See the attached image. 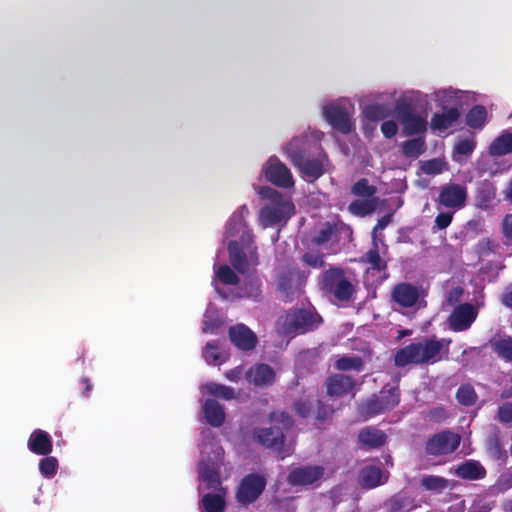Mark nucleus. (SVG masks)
<instances>
[{
  "label": "nucleus",
  "mask_w": 512,
  "mask_h": 512,
  "mask_svg": "<svg viewBox=\"0 0 512 512\" xmlns=\"http://www.w3.org/2000/svg\"><path fill=\"white\" fill-rule=\"evenodd\" d=\"M453 220L452 212H440L435 218V226L440 229H446Z\"/></svg>",
  "instance_id": "nucleus-61"
},
{
  "label": "nucleus",
  "mask_w": 512,
  "mask_h": 512,
  "mask_svg": "<svg viewBox=\"0 0 512 512\" xmlns=\"http://www.w3.org/2000/svg\"><path fill=\"white\" fill-rule=\"evenodd\" d=\"M344 277V270L340 267H332L325 270L321 277V289L326 293H331L336 283Z\"/></svg>",
  "instance_id": "nucleus-35"
},
{
  "label": "nucleus",
  "mask_w": 512,
  "mask_h": 512,
  "mask_svg": "<svg viewBox=\"0 0 512 512\" xmlns=\"http://www.w3.org/2000/svg\"><path fill=\"white\" fill-rule=\"evenodd\" d=\"M402 153L408 158H418L426 151L424 136L406 140L401 145Z\"/></svg>",
  "instance_id": "nucleus-33"
},
{
  "label": "nucleus",
  "mask_w": 512,
  "mask_h": 512,
  "mask_svg": "<svg viewBox=\"0 0 512 512\" xmlns=\"http://www.w3.org/2000/svg\"><path fill=\"white\" fill-rule=\"evenodd\" d=\"M377 208V199L376 198H370L366 200H359L356 199L352 201L349 206L348 210L350 213L356 216L364 217L371 213H373Z\"/></svg>",
  "instance_id": "nucleus-36"
},
{
  "label": "nucleus",
  "mask_w": 512,
  "mask_h": 512,
  "mask_svg": "<svg viewBox=\"0 0 512 512\" xmlns=\"http://www.w3.org/2000/svg\"><path fill=\"white\" fill-rule=\"evenodd\" d=\"M444 162L441 159L434 158L425 161L422 164V170L427 175H437L442 173Z\"/></svg>",
  "instance_id": "nucleus-52"
},
{
  "label": "nucleus",
  "mask_w": 512,
  "mask_h": 512,
  "mask_svg": "<svg viewBox=\"0 0 512 512\" xmlns=\"http://www.w3.org/2000/svg\"><path fill=\"white\" fill-rule=\"evenodd\" d=\"M216 275L221 283L225 285H237L239 283V277L227 264L221 265Z\"/></svg>",
  "instance_id": "nucleus-50"
},
{
  "label": "nucleus",
  "mask_w": 512,
  "mask_h": 512,
  "mask_svg": "<svg viewBox=\"0 0 512 512\" xmlns=\"http://www.w3.org/2000/svg\"><path fill=\"white\" fill-rule=\"evenodd\" d=\"M58 469V460L52 456H46L39 462V471L41 475L47 479L53 478Z\"/></svg>",
  "instance_id": "nucleus-48"
},
{
  "label": "nucleus",
  "mask_w": 512,
  "mask_h": 512,
  "mask_svg": "<svg viewBox=\"0 0 512 512\" xmlns=\"http://www.w3.org/2000/svg\"><path fill=\"white\" fill-rule=\"evenodd\" d=\"M486 451L490 458L495 461H506L508 458L507 451L502 446L498 436H491L486 442Z\"/></svg>",
  "instance_id": "nucleus-39"
},
{
  "label": "nucleus",
  "mask_w": 512,
  "mask_h": 512,
  "mask_svg": "<svg viewBox=\"0 0 512 512\" xmlns=\"http://www.w3.org/2000/svg\"><path fill=\"white\" fill-rule=\"evenodd\" d=\"M334 410L332 407H329L325 404H323L321 401L317 402V412H316V419L323 422L327 419L331 418L333 415Z\"/></svg>",
  "instance_id": "nucleus-62"
},
{
  "label": "nucleus",
  "mask_w": 512,
  "mask_h": 512,
  "mask_svg": "<svg viewBox=\"0 0 512 512\" xmlns=\"http://www.w3.org/2000/svg\"><path fill=\"white\" fill-rule=\"evenodd\" d=\"M336 232L335 225L326 222L324 227L318 232V234L314 238V242L318 245H322L328 242L332 235Z\"/></svg>",
  "instance_id": "nucleus-53"
},
{
  "label": "nucleus",
  "mask_w": 512,
  "mask_h": 512,
  "mask_svg": "<svg viewBox=\"0 0 512 512\" xmlns=\"http://www.w3.org/2000/svg\"><path fill=\"white\" fill-rule=\"evenodd\" d=\"M450 339L437 338L435 335L425 337L421 341L410 343L398 349L393 362L396 367L408 365L434 364L442 360L441 352L444 348L448 351Z\"/></svg>",
  "instance_id": "nucleus-2"
},
{
  "label": "nucleus",
  "mask_w": 512,
  "mask_h": 512,
  "mask_svg": "<svg viewBox=\"0 0 512 512\" xmlns=\"http://www.w3.org/2000/svg\"><path fill=\"white\" fill-rule=\"evenodd\" d=\"M365 363L363 359L359 356H341L339 357L335 363V369L339 371H350L354 370L357 372H361L364 369Z\"/></svg>",
  "instance_id": "nucleus-37"
},
{
  "label": "nucleus",
  "mask_w": 512,
  "mask_h": 512,
  "mask_svg": "<svg viewBox=\"0 0 512 512\" xmlns=\"http://www.w3.org/2000/svg\"><path fill=\"white\" fill-rule=\"evenodd\" d=\"M497 419L502 424L512 423V402H505L498 407Z\"/></svg>",
  "instance_id": "nucleus-56"
},
{
  "label": "nucleus",
  "mask_w": 512,
  "mask_h": 512,
  "mask_svg": "<svg viewBox=\"0 0 512 512\" xmlns=\"http://www.w3.org/2000/svg\"><path fill=\"white\" fill-rule=\"evenodd\" d=\"M363 114L369 121H380L388 117L389 111L385 105L370 104L365 107Z\"/></svg>",
  "instance_id": "nucleus-47"
},
{
  "label": "nucleus",
  "mask_w": 512,
  "mask_h": 512,
  "mask_svg": "<svg viewBox=\"0 0 512 512\" xmlns=\"http://www.w3.org/2000/svg\"><path fill=\"white\" fill-rule=\"evenodd\" d=\"M487 121V110L483 105H474L466 114V124L473 129H482Z\"/></svg>",
  "instance_id": "nucleus-34"
},
{
  "label": "nucleus",
  "mask_w": 512,
  "mask_h": 512,
  "mask_svg": "<svg viewBox=\"0 0 512 512\" xmlns=\"http://www.w3.org/2000/svg\"><path fill=\"white\" fill-rule=\"evenodd\" d=\"M492 351L506 363L512 364V336L494 337L489 341Z\"/></svg>",
  "instance_id": "nucleus-29"
},
{
  "label": "nucleus",
  "mask_w": 512,
  "mask_h": 512,
  "mask_svg": "<svg viewBox=\"0 0 512 512\" xmlns=\"http://www.w3.org/2000/svg\"><path fill=\"white\" fill-rule=\"evenodd\" d=\"M228 335L232 344L242 351H251L258 343L256 334L244 324L230 327Z\"/></svg>",
  "instance_id": "nucleus-13"
},
{
  "label": "nucleus",
  "mask_w": 512,
  "mask_h": 512,
  "mask_svg": "<svg viewBox=\"0 0 512 512\" xmlns=\"http://www.w3.org/2000/svg\"><path fill=\"white\" fill-rule=\"evenodd\" d=\"M204 388L207 394L214 397H219L224 400H231L235 398L234 389L223 384H218L216 382H208L207 384H205Z\"/></svg>",
  "instance_id": "nucleus-40"
},
{
  "label": "nucleus",
  "mask_w": 512,
  "mask_h": 512,
  "mask_svg": "<svg viewBox=\"0 0 512 512\" xmlns=\"http://www.w3.org/2000/svg\"><path fill=\"white\" fill-rule=\"evenodd\" d=\"M266 479L257 473L246 475L236 489V500L243 506L254 503L266 487Z\"/></svg>",
  "instance_id": "nucleus-5"
},
{
  "label": "nucleus",
  "mask_w": 512,
  "mask_h": 512,
  "mask_svg": "<svg viewBox=\"0 0 512 512\" xmlns=\"http://www.w3.org/2000/svg\"><path fill=\"white\" fill-rule=\"evenodd\" d=\"M501 303L505 307L512 309V286L507 288L501 295Z\"/></svg>",
  "instance_id": "nucleus-64"
},
{
  "label": "nucleus",
  "mask_w": 512,
  "mask_h": 512,
  "mask_svg": "<svg viewBox=\"0 0 512 512\" xmlns=\"http://www.w3.org/2000/svg\"><path fill=\"white\" fill-rule=\"evenodd\" d=\"M259 195L263 199L270 200L274 205H279L281 203H284L282 194L279 191H277L269 186L261 187L259 190Z\"/></svg>",
  "instance_id": "nucleus-54"
},
{
  "label": "nucleus",
  "mask_w": 512,
  "mask_h": 512,
  "mask_svg": "<svg viewBox=\"0 0 512 512\" xmlns=\"http://www.w3.org/2000/svg\"><path fill=\"white\" fill-rule=\"evenodd\" d=\"M496 197V187L488 180L481 182L475 191V205L481 210H488L492 207Z\"/></svg>",
  "instance_id": "nucleus-22"
},
{
  "label": "nucleus",
  "mask_w": 512,
  "mask_h": 512,
  "mask_svg": "<svg viewBox=\"0 0 512 512\" xmlns=\"http://www.w3.org/2000/svg\"><path fill=\"white\" fill-rule=\"evenodd\" d=\"M203 357L209 365H215L220 359L219 345L217 341L208 342L203 348Z\"/></svg>",
  "instance_id": "nucleus-51"
},
{
  "label": "nucleus",
  "mask_w": 512,
  "mask_h": 512,
  "mask_svg": "<svg viewBox=\"0 0 512 512\" xmlns=\"http://www.w3.org/2000/svg\"><path fill=\"white\" fill-rule=\"evenodd\" d=\"M457 401L464 406H473L478 399L474 387L470 384L461 385L456 391Z\"/></svg>",
  "instance_id": "nucleus-41"
},
{
  "label": "nucleus",
  "mask_w": 512,
  "mask_h": 512,
  "mask_svg": "<svg viewBox=\"0 0 512 512\" xmlns=\"http://www.w3.org/2000/svg\"><path fill=\"white\" fill-rule=\"evenodd\" d=\"M467 187L459 183H447L440 187L436 202L439 206L459 210L467 201Z\"/></svg>",
  "instance_id": "nucleus-8"
},
{
  "label": "nucleus",
  "mask_w": 512,
  "mask_h": 512,
  "mask_svg": "<svg viewBox=\"0 0 512 512\" xmlns=\"http://www.w3.org/2000/svg\"><path fill=\"white\" fill-rule=\"evenodd\" d=\"M478 317V309L471 303L457 305L449 315L447 322L449 329L454 332L468 330Z\"/></svg>",
  "instance_id": "nucleus-9"
},
{
  "label": "nucleus",
  "mask_w": 512,
  "mask_h": 512,
  "mask_svg": "<svg viewBox=\"0 0 512 512\" xmlns=\"http://www.w3.org/2000/svg\"><path fill=\"white\" fill-rule=\"evenodd\" d=\"M356 381L346 374H333L325 381L326 392L331 397H341L353 391Z\"/></svg>",
  "instance_id": "nucleus-15"
},
{
  "label": "nucleus",
  "mask_w": 512,
  "mask_h": 512,
  "mask_svg": "<svg viewBox=\"0 0 512 512\" xmlns=\"http://www.w3.org/2000/svg\"><path fill=\"white\" fill-rule=\"evenodd\" d=\"M387 441V435L374 426H366L358 433V442L364 449H378Z\"/></svg>",
  "instance_id": "nucleus-18"
},
{
  "label": "nucleus",
  "mask_w": 512,
  "mask_h": 512,
  "mask_svg": "<svg viewBox=\"0 0 512 512\" xmlns=\"http://www.w3.org/2000/svg\"><path fill=\"white\" fill-rule=\"evenodd\" d=\"M307 275L297 267H287L278 276V289L287 297L294 295L304 286Z\"/></svg>",
  "instance_id": "nucleus-11"
},
{
  "label": "nucleus",
  "mask_w": 512,
  "mask_h": 512,
  "mask_svg": "<svg viewBox=\"0 0 512 512\" xmlns=\"http://www.w3.org/2000/svg\"><path fill=\"white\" fill-rule=\"evenodd\" d=\"M354 293L353 284L345 276L336 283L335 288L330 294L339 301H349Z\"/></svg>",
  "instance_id": "nucleus-44"
},
{
  "label": "nucleus",
  "mask_w": 512,
  "mask_h": 512,
  "mask_svg": "<svg viewBox=\"0 0 512 512\" xmlns=\"http://www.w3.org/2000/svg\"><path fill=\"white\" fill-rule=\"evenodd\" d=\"M380 129L384 137L387 139L393 138L398 132L397 123L393 120L384 121L381 124Z\"/></svg>",
  "instance_id": "nucleus-60"
},
{
  "label": "nucleus",
  "mask_w": 512,
  "mask_h": 512,
  "mask_svg": "<svg viewBox=\"0 0 512 512\" xmlns=\"http://www.w3.org/2000/svg\"><path fill=\"white\" fill-rule=\"evenodd\" d=\"M386 410L383 408L379 398L374 395L369 398L366 402H364L361 406V412L367 417H373L379 415Z\"/></svg>",
  "instance_id": "nucleus-49"
},
{
  "label": "nucleus",
  "mask_w": 512,
  "mask_h": 512,
  "mask_svg": "<svg viewBox=\"0 0 512 512\" xmlns=\"http://www.w3.org/2000/svg\"><path fill=\"white\" fill-rule=\"evenodd\" d=\"M420 485L428 491H442L448 487V480L442 476L425 475L420 480Z\"/></svg>",
  "instance_id": "nucleus-42"
},
{
  "label": "nucleus",
  "mask_w": 512,
  "mask_h": 512,
  "mask_svg": "<svg viewBox=\"0 0 512 512\" xmlns=\"http://www.w3.org/2000/svg\"><path fill=\"white\" fill-rule=\"evenodd\" d=\"M460 118V111L457 107H450L442 113H435L430 121L432 130L445 131L452 127Z\"/></svg>",
  "instance_id": "nucleus-21"
},
{
  "label": "nucleus",
  "mask_w": 512,
  "mask_h": 512,
  "mask_svg": "<svg viewBox=\"0 0 512 512\" xmlns=\"http://www.w3.org/2000/svg\"><path fill=\"white\" fill-rule=\"evenodd\" d=\"M200 477L207 483L206 488L209 490L224 488L221 483L219 472L206 465L200 471Z\"/></svg>",
  "instance_id": "nucleus-43"
},
{
  "label": "nucleus",
  "mask_w": 512,
  "mask_h": 512,
  "mask_svg": "<svg viewBox=\"0 0 512 512\" xmlns=\"http://www.w3.org/2000/svg\"><path fill=\"white\" fill-rule=\"evenodd\" d=\"M419 290L410 283H399L395 285L391 292L392 300L403 308L414 306L419 299Z\"/></svg>",
  "instance_id": "nucleus-17"
},
{
  "label": "nucleus",
  "mask_w": 512,
  "mask_h": 512,
  "mask_svg": "<svg viewBox=\"0 0 512 512\" xmlns=\"http://www.w3.org/2000/svg\"><path fill=\"white\" fill-rule=\"evenodd\" d=\"M372 247L373 249H380V245L383 248V254L388 250V246L384 241V236L380 231L372 230Z\"/></svg>",
  "instance_id": "nucleus-63"
},
{
  "label": "nucleus",
  "mask_w": 512,
  "mask_h": 512,
  "mask_svg": "<svg viewBox=\"0 0 512 512\" xmlns=\"http://www.w3.org/2000/svg\"><path fill=\"white\" fill-rule=\"evenodd\" d=\"M417 507L415 500L403 492L394 494L385 502L387 512H411Z\"/></svg>",
  "instance_id": "nucleus-24"
},
{
  "label": "nucleus",
  "mask_w": 512,
  "mask_h": 512,
  "mask_svg": "<svg viewBox=\"0 0 512 512\" xmlns=\"http://www.w3.org/2000/svg\"><path fill=\"white\" fill-rule=\"evenodd\" d=\"M324 116L328 123L337 131L348 134L352 130L349 114L344 107L339 105H327L324 107Z\"/></svg>",
  "instance_id": "nucleus-14"
},
{
  "label": "nucleus",
  "mask_w": 512,
  "mask_h": 512,
  "mask_svg": "<svg viewBox=\"0 0 512 512\" xmlns=\"http://www.w3.org/2000/svg\"><path fill=\"white\" fill-rule=\"evenodd\" d=\"M377 188L374 185L369 184L367 178H361L355 182L351 188V193L358 197L374 198Z\"/></svg>",
  "instance_id": "nucleus-45"
},
{
  "label": "nucleus",
  "mask_w": 512,
  "mask_h": 512,
  "mask_svg": "<svg viewBox=\"0 0 512 512\" xmlns=\"http://www.w3.org/2000/svg\"><path fill=\"white\" fill-rule=\"evenodd\" d=\"M397 117L403 125L405 136L424 134L427 130V121L424 117L414 112L408 103H399L396 106Z\"/></svg>",
  "instance_id": "nucleus-7"
},
{
  "label": "nucleus",
  "mask_w": 512,
  "mask_h": 512,
  "mask_svg": "<svg viewBox=\"0 0 512 512\" xmlns=\"http://www.w3.org/2000/svg\"><path fill=\"white\" fill-rule=\"evenodd\" d=\"M302 260L312 268H321L325 265L324 256L319 253L307 252L303 255Z\"/></svg>",
  "instance_id": "nucleus-57"
},
{
  "label": "nucleus",
  "mask_w": 512,
  "mask_h": 512,
  "mask_svg": "<svg viewBox=\"0 0 512 512\" xmlns=\"http://www.w3.org/2000/svg\"><path fill=\"white\" fill-rule=\"evenodd\" d=\"M455 474L465 480H480L486 476L487 472L479 461L466 460L456 468Z\"/></svg>",
  "instance_id": "nucleus-23"
},
{
  "label": "nucleus",
  "mask_w": 512,
  "mask_h": 512,
  "mask_svg": "<svg viewBox=\"0 0 512 512\" xmlns=\"http://www.w3.org/2000/svg\"><path fill=\"white\" fill-rule=\"evenodd\" d=\"M512 153V132L504 131L489 146V154L503 156Z\"/></svg>",
  "instance_id": "nucleus-30"
},
{
  "label": "nucleus",
  "mask_w": 512,
  "mask_h": 512,
  "mask_svg": "<svg viewBox=\"0 0 512 512\" xmlns=\"http://www.w3.org/2000/svg\"><path fill=\"white\" fill-rule=\"evenodd\" d=\"M247 381L257 387H267L274 384L276 374L268 364H255L250 367L245 375Z\"/></svg>",
  "instance_id": "nucleus-16"
},
{
  "label": "nucleus",
  "mask_w": 512,
  "mask_h": 512,
  "mask_svg": "<svg viewBox=\"0 0 512 512\" xmlns=\"http://www.w3.org/2000/svg\"><path fill=\"white\" fill-rule=\"evenodd\" d=\"M361 263L369 265L367 272H385L388 268L387 261L380 255V249L370 248L360 259Z\"/></svg>",
  "instance_id": "nucleus-31"
},
{
  "label": "nucleus",
  "mask_w": 512,
  "mask_h": 512,
  "mask_svg": "<svg viewBox=\"0 0 512 512\" xmlns=\"http://www.w3.org/2000/svg\"><path fill=\"white\" fill-rule=\"evenodd\" d=\"M264 175L272 184L281 188H290L294 180L290 169L277 158H270L265 167Z\"/></svg>",
  "instance_id": "nucleus-10"
},
{
  "label": "nucleus",
  "mask_w": 512,
  "mask_h": 512,
  "mask_svg": "<svg viewBox=\"0 0 512 512\" xmlns=\"http://www.w3.org/2000/svg\"><path fill=\"white\" fill-rule=\"evenodd\" d=\"M215 493H206L200 501L201 512H225L227 489H213Z\"/></svg>",
  "instance_id": "nucleus-20"
},
{
  "label": "nucleus",
  "mask_w": 512,
  "mask_h": 512,
  "mask_svg": "<svg viewBox=\"0 0 512 512\" xmlns=\"http://www.w3.org/2000/svg\"><path fill=\"white\" fill-rule=\"evenodd\" d=\"M206 421L213 427H220L225 421L224 407L215 399H207L203 405Z\"/></svg>",
  "instance_id": "nucleus-26"
},
{
  "label": "nucleus",
  "mask_w": 512,
  "mask_h": 512,
  "mask_svg": "<svg viewBox=\"0 0 512 512\" xmlns=\"http://www.w3.org/2000/svg\"><path fill=\"white\" fill-rule=\"evenodd\" d=\"M27 446L36 455L47 456L52 452L51 436L44 430L35 429L29 439Z\"/></svg>",
  "instance_id": "nucleus-19"
},
{
  "label": "nucleus",
  "mask_w": 512,
  "mask_h": 512,
  "mask_svg": "<svg viewBox=\"0 0 512 512\" xmlns=\"http://www.w3.org/2000/svg\"><path fill=\"white\" fill-rule=\"evenodd\" d=\"M502 234L504 243L512 246V214H507L502 220Z\"/></svg>",
  "instance_id": "nucleus-58"
},
{
  "label": "nucleus",
  "mask_w": 512,
  "mask_h": 512,
  "mask_svg": "<svg viewBox=\"0 0 512 512\" xmlns=\"http://www.w3.org/2000/svg\"><path fill=\"white\" fill-rule=\"evenodd\" d=\"M290 206L289 203H281L274 206H266L260 210V221L264 227L275 226L284 218V208Z\"/></svg>",
  "instance_id": "nucleus-27"
},
{
  "label": "nucleus",
  "mask_w": 512,
  "mask_h": 512,
  "mask_svg": "<svg viewBox=\"0 0 512 512\" xmlns=\"http://www.w3.org/2000/svg\"><path fill=\"white\" fill-rule=\"evenodd\" d=\"M461 437L458 433L444 430L428 438L425 444V451L431 456L451 454L460 445Z\"/></svg>",
  "instance_id": "nucleus-6"
},
{
  "label": "nucleus",
  "mask_w": 512,
  "mask_h": 512,
  "mask_svg": "<svg viewBox=\"0 0 512 512\" xmlns=\"http://www.w3.org/2000/svg\"><path fill=\"white\" fill-rule=\"evenodd\" d=\"M269 420L274 425L269 428L254 429L253 437L259 444L276 452L283 459L288 455L284 448L285 435L283 430L292 427L293 419L284 411H274L270 413Z\"/></svg>",
  "instance_id": "nucleus-3"
},
{
  "label": "nucleus",
  "mask_w": 512,
  "mask_h": 512,
  "mask_svg": "<svg viewBox=\"0 0 512 512\" xmlns=\"http://www.w3.org/2000/svg\"><path fill=\"white\" fill-rule=\"evenodd\" d=\"M261 286V279L257 275H249L244 280L241 290L246 297L258 300L262 293Z\"/></svg>",
  "instance_id": "nucleus-38"
},
{
  "label": "nucleus",
  "mask_w": 512,
  "mask_h": 512,
  "mask_svg": "<svg viewBox=\"0 0 512 512\" xmlns=\"http://www.w3.org/2000/svg\"><path fill=\"white\" fill-rule=\"evenodd\" d=\"M476 148V141L472 138L459 140L452 152V160L463 163L469 158Z\"/></svg>",
  "instance_id": "nucleus-32"
},
{
  "label": "nucleus",
  "mask_w": 512,
  "mask_h": 512,
  "mask_svg": "<svg viewBox=\"0 0 512 512\" xmlns=\"http://www.w3.org/2000/svg\"><path fill=\"white\" fill-rule=\"evenodd\" d=\"M377 397L386 411L392 410L400 402V393L397 388H390L387 391H382Z\"/></svg>",
  "instance_id": "nucleus-46"
},
{
  "label": "nucleus",
  "mask_w": 512,
  "mask_h": 512,
  "mask_svg": "<svg viewBox=\"0 0 512 512\" xmlns=\"http://www.w3.org/2000/svg\"><path fill=\"white\" fill-rule=\"evenodd\" d=\"M284 150L306 181H315L325 173L324 160H326V155H315L320 150V145L309 137L293 138Z\"/></svg>",
  "instance_id": "nucleus-1"
},
{
  "label": "nucleus",
  "mask_w": 512,
  "mask_h": 512,
  "mask_svg": "<svg viewBox=\"0 0 512 512\" xmlns=\"http://www.w3.org/2000/svg\"><path fill=\"white\" fill-rule=\"evenodd\" d=\"M322 323V317L314 310L290 309L278 319V331L283 336L295 337L311 332Z\"/></svg>",
  "instance_id": "nucleus-4"
},
{
  "label": "nucleus",
  "mask_w": 512,
  "mask_h": 512,
  "mask_svg": "<svg viewBox=\"0 0 512 512\" xmlns=\"http://www.w3.org/2000/svg\"><path fill=\"white\" fill-rule=\"evenodd\" d=\"M229 260L233 268L241 274L249 270V263L246 253L240 247L238 242L230 241L228 244Z\"/></svg>",
  "instance_id": "nucleus-28"
},
{
  "label": "nucleus",
  "mask_w": 512,
  "mask_h": 512,
  "mask_svg": "<svg viewBox=\"0 0 512 512\" xmlns=\"http://www.w3.org/2000/svg\"><path fill=\"white\" fill-rule=\"evenodd\" d=\"M382 470L373 465L365 466L360 470L358 482L362 488L373 489L383 484Z\"/></svg>",
  "instance_id": "nucleus-25"
},
{
  "label": "nucleus",
  "mask_w": 512,
  "mask_h": 512,
  "mask_svg": "<svg viewBox=\"0 0 512 512\" xmlns=\"http://www.w3.org/2000/svg\"><path fill=\"white\" fill-rule=\"evenodd\" d=\"M447 417H448L447 410L442 406H438V407H434V408L430 409L427 414V418L429 419V421H432L435 423H441L444 420H446Z\"/></svg>",
  "instance_id": "nucleus-59"
},
{
  "label": "nucleus",
  "mask_w": 512,
  "mask_h": 512,
  "mask_svg": "<svg viewBox=\"0 0 512 512\" xmlns=\"http://www.w3.org/2000/svg\"><path fill=\"white\" fill-rule=\"evenodd\" d=\"M324 472V468L318 465L296 467L289 472L287 482L291 486H310L318 482L324 476Z\"/></svg>",
  "instance_id": "nucleus-12"
},
{
  "label": "nucleus",
  "mask_w": 512,
  "mask_h": 512,
  "mask_svg": "<svg viewBox=\"0 0 512 512\" xmlns=\"http://www.w3.org/2000/svg\"><path fill=\"white\" fill-rule=\"evenodd\" d=\"M294 411L301 417H308L312 411V402L307 398H300L294 402Z\"/></svg>",
  "instance_id": "nucleus-55"
}]
</instances>
